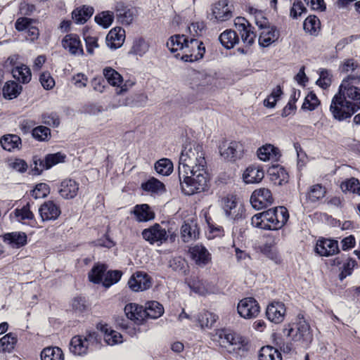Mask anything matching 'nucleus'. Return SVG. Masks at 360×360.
<instances>
[{
	"instance_id": "2eb2a0df",
	"label": "nucleus",
	"mask_w": 360,
	"mask_h": 360,
	"mask_svg": "<svg viewBox=\"0 0 360 360\" xmlns=\"http://www.w3.org/2000/svg\"><path fill=\"white\" fill-rule=\"evenodd\" d=\"M280 37V32L274 25L269 23L259 29L258 42L262 47H268L276 42Z\"/></svg>"
},
{
	"instance_id": "a878e982",
	"label": "nucleus",
	"mask_w": 360,
	"mask_h": 360,
	"mask_svg": "<svg viewBox=\"0 0 360 360\" xmlns=\"http://www.w3.org/2000/svg\"><path fill=\"white\" fill-rule=\"evenodd\" d=\"M276 238L269 236L268 240L261 248L262 252L268 258L278 264L281 262V257L277 249L275 247L276 244Z\"/></svg>"
},
{
	"instance_id": "5701e85b",
	"label": "nucleus",
	"mask_w": 360,
	"mask_h": 360,
	"mask_svg": "<svg viewBox=\"0 0 360 360\" xmlns=\"http://www.w3.org/2000/svg\"><path fill=\"white\" fill-rule=\"evenodd\" d=\"M219 345L229 352L239 353L248 349V342L245 339H218Z\"/></svg>"
},
{
	"instance_id": "f03ea898",
	"label": "nucleus",
	"mask_w": 360,
	"mask_h": 360,
	"mask_svg": "<svg viewBox=\"0 0 360 360\" xmlns=\"http://www.w3.org/2000/svg\"><path fill=\"white\" fill-rule=\"evenodd\" d=\"M288 218V210L281 206L255 214L251 223L254 226L262 229L278 230L285 224Z\"/></svg>"
},
{
	"instance_id": "4c0bfd02",
	"label": "nucleus",
	"mask_w": 360,
	"mask_h": 360,
	"mask_svg": "<svg viewBox=\"0 0 360 360\" xmlns=\"http://www.w3.org/2000/svg\"><path fill=\"white\" fill-rule=\"evenodd\" d=\"M89 345V339H71L70 350L75 355L82 356L86 354Z\"/></svg>"
},
{
	"instance_id": "680f3d73",
	"label": "nucleus",
	"mask_w": 360,
	"mask_h": 360,
	"mask_svg": "<svg viewBox=\"0 0 360 360\" xmlns=\"http://www.w3.org/2000/svg\"><path fill=\"white\" fill-rule=\"evenodd\" d=\"M122 276V272L120 271H110L105 274L103 278V285L105 288H109L112 285L117 283Z\"/></svg>"
},
{
	"instance_id": "f3484780",
	"label": "nucleus",
	"mask_w": 360,
	"mask_h": 360,
	"mask_svg": "<svg viewBox=\"0 0 360 360\" xmlns=\"http://www.w3.org/2000/svg\"><path fill=\"white\" fill-rule=\"evenodd\" d=\"M286 309L285 304L278 301L271 302L266 308L267 319L274 323H280L284 320Z\"/></svg>"
},
{
	"instance_id": "5fc2aeb1",
	"label": "nucleus",
	"mask_w": 360,
	"mask_h": 360,
	"mask_svg": "<svg viewBox=\"0 0 360 360\" xmlns=\"http://www.w3.org/2000/svg\"><path fill=\"white\" fill-rule=\"evenodd\" d=\"M155 169L158 174L168 176L173 170V164L169 159L163 158L155 163Z\"/></svg>"
},
{
	"instance_id": "bb28decb",
	"label": "nucleus",
	"mask_w": 360,
	"mask_h": 360,
	"mask_svg": "<svg viewBox=\"0 0 360 360\" xmlns=\"http://www.w3.org/2000/svg\"><path fill=\"white\" fill-rule=\"evenodd\" d=\"M131 213L139 222L148 221L155 218V213L148 204L136 205Z\"/></svg>"
},
{
	"instance_id": "9d476101",
	"label": "nucleus",
	"mask_w": 360,
	"mask_h": 360,
	"mask_svg": "<svg viewBox=\"0 0 360 360\" xmlns=\"http://www.w3.org/2000/svg\"><path fill=\"white\" fill-rule=\"evenodd\" d=\"M205 53V47L203 43L194 38L189 39L184 54L181 56V59L186 62H194L202 58Z\"/></svg>"
},
{
	"instance_id": "8fccbe9b",
	"label": "nucleus",
	"mask_w": 360,
	"mask_h": 360,
	"mask_svg": "<svg viewBox=\"0 0 360 360\" xmlns=\"http://www.w3.org/2000/svg\"><path fill=\"white\" fill-rule=\"evenodd\" d=\"M103 75L112 86H120L122 82V77L120 74L112 68H105L103 70Z\"/></svg>"
},
{
	"instance_id": "1a4fd4ad",
	"label": "nucleus",
	"mask_w": 360,
	"mask_h": 360,
	"mask_svg": "<svg viewBox=\"0 0 360 360\" xmlns=\"http://www.w3.org/2000/svg\"><path fill=\"white\" fill-rule=\"evenodd\" d=\"M234 25L239 32L243 42L246 46H252L255 41L257 34L252 25L243 17H237L234 20Z\"/></svg>"
},
{
	"instance_id": "b1692460",
	"label": "nucleus",
	"mask_w": 360,
	"mask_h": 360,
	"mask_svg": "<svg viewBox=\"0 0 360 360\" xmlns=\"http://www.w3.org/2000/svg\"><path fill=\"white\" fill-rule=\"evenodd\" d=\"M190 253L195 264L204 266L211 261V255L202 245H195L190 248Z\"/></svg>"
},
{
	"instance_id": "4d7b16f0",
	"label": "nucleus",
	"mask_w": 360,
	"mask_h": 360,
	"mask_svg": "<svg viewBox=\"0 0 360 360\" xmlns=\"http://www.w3.org/2000/svg\"><path fill=\"white\" fill-rule=\"evenodd\" d=\"M249 13L251 15L253 16L255 23L258 27V29L270 23L262 11L255 8L250 7L249 8Z\"/></svg>"
},
{
	"instance_id": "09e8293b",
	"label": "nucleus",
	"mask_w": 360,
	"mask_h": 360,
	"mask_svg": "<svg viewBox=\"0 0 360 360\" xmlns=\"http://www.w3.org/2000/svg\"><path fill=\"white\" fill-rule=\"evenodd\" d=\"M326 193L324 187L320 184H316L310 187L307 198L311 202H316L321 200L325 196Z\"/></svg>"
},
{
	"instance_id": "58836bf2",
	"label": "nucleus",
	"mask_w": 360,
	"mask_h": 360,
	"mask_svg": "<svg viewBox=\"0 0 360 360\" xmlns=\"http://www.w3.org/2000/svg\"><path fill=\"white\" fill-rule=\"evenodd\" d=\"M94 8L91 6H83L77 8L72 13V19L77 24H84L93 15Z\"/></svg>"
},
{
	"instance_id": "c03bdc74",
	"label": "nucleus",
	"mask_w": 360,
	"mask_h": 360,
	"mask_svg": "<svg viewBox=\"0 0 360 360\" xmlns=\"http://www.w3.org/2000/svg\"><path fill=\"white\" fill-rule=\"evenodd\" d=\"M217 318V316L214 314L205 311L198 314V322L202 329L210 328L216 322Z\"/></svg>"
},
{
	"instance_id": "6e6552de",
	"label": "nucleus",
	"mask_w": 360,
	"mask_h": 360,
	"mask_svg": "<svg viewBox=\"0 0 360 360\" xmlns=\"http://www.w3.org/2000/svg\"><path fill=\"white\" fill-rule=\"evenodd\" d=\"M232 17V6L229 4L227 0H220L212 6L209 16L210 20L221 22L229 20Z\"/></svg>"
},
{
	"instance_id": "ddd939ff",
	"label": "nucleus",
	"mask_w": 360,
	"mask_h": 360,
	"mask_svg": "<svg viewBox=\"0 0 360 360\" xmlns=\"http://www.w3.org/2000/svg\"><path fill=\"white\" fill-rule=\"evenodd\" d=\"M143 238L150 244L162 245L167 240L168 234L165 229L159 224H155L142 231Z\"/></svg>"
},
{
	"instance_id": "473e14b6",
	"label": "nucleus",
	"mask_w": 360,
	"mask_h": 360,
	"mask_svg": "<svg viewBox=\"0 0 360 360\" xmlns=\"http://www.w3.org/2000/svg\"><path fill=\"white\" fill-rule=\"evenodd\" d=\"M264 176V171L259 167L250 166L243 173V180L246 184H255L258 183Z\"/></svg>"
},
{
	"instance_id": "9b49d317",
	"label": "nucleus",
	"mask_w": 360,
	"mask_h": 360,
	"mask_svg": "<svg viewBox=\"0 0 360 360\" xmlns=\"http://www.w3.org/2000/svg\"><path fill=\"white\" fill-rule=\"evenodd\" d=\"M65 158V155L61 153L49 154L44 159L34 157L33 160L34 164L33 172L34 174H39L44 170L49 169L55 165L64 162Z\"/></svg>"
},
{
	"instance_id": "a18cd8bd",
	"label": "nucleus",
	"mask_w": 360,
	"mask_h": 360,
	"mask_svg": "<svg viewBox=\"0 0 360 360\" xmlns=\"http://www.w3.org/2000/svg\"><path fill=\"white\" fill-rule=\"evenodd\" d=\"M41 360H64V355L60 348L46 347L41 352Z\"/></svg>"
},
{
	"instance_id": "37998d69",
	"label": "nucleus",
	"mask_w": 360,
	"mask_h": 360,
	"mask_svg": "<svg viewBox=\"0 0 360 360\" xmlns=\"http://www.w3.org/2000/svg\"><path fill=\"white\" fill-rule=\"evenodd\" d=\"M259 360H282L281 354L278 349L271 346L262 347L258 356Z\"/></svg>"
},
{
	"instance_id": "4be33fe9",
	"label": "nucleus",
	"mask_w": 360,
	"mask_h": 360,
	"mask_svg": "<svg viewBox=\"0 0 360 360\" xmlns=\"http://www.w3.org/2000/svg\"><path fill=\"white\" fill-rule=\"evenodd\" d=\"M125 39V30L120 27H116L112 28L106 36V44L112 49L120 48L124 43Z\"/></svg>"
},
{
	"instance_id": "774afa93",
	"label": "nucleus",
	"mask_w": 360,
	"mask_h": 360,
	"mask_svg": "<svg viewBox=\"0 0 360 360\" xmlns=\"http://www.w3.org/2000/svg\"><path fill=\"white\" fill-rule=\"evenodd\" d=\"M39 81L42 86L47 90L53 89L55 86V81L48 72L41 74Z\"/></svg>"
},
{
	"instance_id": "c85d7f7f",
	"label": "nucleus",
	"mask_w": 360,
	"mask_h": 360,
	"mask_svg": "<svg viewBox=\"0 0 360 360\" xmlns=\"http://www.w3.org/2000/svg\"><path fill=\"white\" fill-rule=\"evenodd\" d=\"M270 180L276 185H282L288 181L289 176L285 169L280 166L275 165L268 170Z\"/></svg>"
},
{
	"instance_id": "de8ad7c7",
	"label": "nucleus",
	"mask_w": 360,
	"mask_h": 360,
	"mask_svg": "<svg viewBox=\"0 0 360 360\" xmlns=\"http://www.w3.org/2000/svg\"><path fill=\"white\" fill-rule=\"evenodd\" d=\"M320 20L316 16L310 15L304 20L303 27L306 32L316 36L320 30Z\"/></svg>"
},
{
	"instance_id": "412c9836",
	"label": "nucleus",
	"mask_w": 360,
	"mask_h": 360,
	"mask_svg": "<svg viewBox=\"0 0 360 360\" xmlns=\"http://www.w3.org/2000/svg\"><path fill=\"white\" fill-rule=\"evenodd\" d=\"M315 251L320 256L333 255L338 252V241L330 239L319 240L315 247Z\"/></svg>"
},
{
	"instance_id": "cd10ccee",
	"label": "nucleus",
	"mask_w": 360,
	"mask_h": 360,
	"mask_svg": "<svg viewBox=\"0 0 360 360\" xmlns=\"http://www.w3.org/2000/svg\"><path fill=\"white\" fill-rule=\"evenodd\" d=\"M124 312L128 319L136 323H141L145 320L143 306L129 303L125 306Z\"/></svg>"
},
{
	"instance_id": "20e7f679",
	"label": "nucleus",
	"mask_w": 360,
	"mask_h": 360,
	"mask_svg": "<svg viewBox=\"0 0 360 360\" xmlns=\"http://www.w3.org/2000/svg\"><path fill=\"white\" fill-rule=\"evenodd\" d=\"M360 77L349 76L343 79L336 93L347 101H354L360 105Z\"/></svg>"
},
{
	"instance_id": "864d4df0",
	"label": "nucleus",
	"mask_w": 360,
	"mask_h": 360,
	"mask_svg": "<svg viewBox=\"0 0 360 360\" xmlns=\"http://www.w3.org/2000/svg\"><path fill=\"white\" fill-rule=\"evenodd\" d=\"M340 188L343 192H351L355 194L360 195V182L359 179L352 177L343 181Z\"/></svg>"
},
{
	"instance_id": "bf43d9fd",
	"label": "nucleus",
	"mask_w": 360,
	"mask_h": 360,
	"mask_svg": "<svg viewBox=\"0 0 360 360\" xmlns=\"http://www.w3.org/2000/svg\"><path fill=\"white\" fill-rule=\"evenodd\" d=\"M320 105V101L313 92H309L305 97L302 108L303 110H314Z\"/></svg>"
},
{
	"instance_id": "052dcab7",
	"label": "nucleus",
	"mask_w": 360,
	"mask_h": 360,
	"mask_svg": "<svg viewBox=\"0 0 360 360\" xmlns=\"http://www.w3.org/2000/svg\"><path fill=\"white\" fill-rule=\"evenodd\" d=\"M149 46L148 43L142 38L136 39L131 47V51L139 56H143L148 51Z\"/></svg>"
},
{
	"instance_id": "13d9d810",
	"label": "nucleus",
	"mask_w": 360,
	"mask_h": 360,
	"mask_svg": "<svg viewBox=\"0 0 360 360\" xmlns=\"http://www.w3.org/2000/svg\"><path fill=\"white\" fill-rule=\"evenodd\" d=\"M32 134L33 137L39 141H48L51 137V130L45 126H38L32 129Z\"/></svg>"
},
{
	"instance_id": "603ef678",
	"label": "nucleus",
	"mask_w": 360,
	"mask_h": 360,
	"mask_svg": "<svg viewBox=\"0 0 360 360\" xmlns=\"http://www.w3.org/2000/svg\"><path fill=\"white\" fill-rule=\"evenodd\" d=\"M105 271L106 266L104 264L96 265L89 274V280L94 283H103Z\"/></svg>"
},
{
	"instance_id": "aec40b11",
	"label": "nucleus",
	"mask_w": 360,
	"mask_h": 360,
	"mask_svg": "<svg viewBox=\"0 0 360 360\" xmlns=\"http://www.w3.org/2000/svg\"><path fill=\"white\" fill-rule=\"evenodd\" d=\"M79 191V183L71 179L62 181L58 186V193L64 199L75 198Z\"/></svg>"
},
{
	"instance_id": "4468645a",
	"label": "nucleus",
	"mask_w": 360,
	"mask_h": 360,
	"mask_svg": "<svg viewBox=\"0 0 360 360\" xmlns=\"http://www.w3.org/2000/svg\"><path fill=\"white\" fill-rule=\"evenodd\" d=\"M274 198L271 191L266 188L256 189L251 195L250 202L256 210H261L271 205Z\"/></svg>"
},
{
	"instance_id": "a19ab883",
	"label": "nucleus",
	"mask_w": 360,
	"mask_h": 360,
	"mask_svg": "<svg viewBox=\"0 0 360 360\" xmlns=\"http://www.w3.org/2000/svg\"><path fill=\"white\" fill-rule=\"evenodd\" d=\"M4 240L14 248H18L26 244L27 236L25 233H9L4 236Z\"/></svg>"
},
{
	"instance_id": "c9c22d12",
	"label": "nucleus",
	"mask_w": 360,
	"mask_h": 360,
	"mask_svg": "<svg viewBox=\"0 0 360 360\" xmlns=\"http://www.w3.org/2000/svg\"><path fill=\"white\" fill-rule=\"evenodd\" d=\"M13 77L18 82L27 84L32 78V73L30 68L24 64H20L12 68Z\"/></svg>"
},
{
	"instance_id": "423d86ee",
	"label": "nucleus",
	"mask_w": 360,
	"mask_h": 360,
	"mask_svg": "<svg viewBox=\"0 0 360 360\" xmlns=\"http://www.w3.org/2000/svg\"><path fill=\"white\" fill-rule=\"evenodd\" d=\"M222 210L229 220L236 221L242 219L244 214V207L233 195H228L221 199Z\"/></svg>"
},
{
	"instance_id": "dca6fc26",
	"label": "nucleus",
	"mask_w": 360,
	"mask_h": 360,
	"mask_svg": "<svg viewBox=\"0 0 360 360\" xmlns=\"http://www.w3.org/2000/svg\"><path fill=\"white\" fill-rule=\"evenodd\" d=\"M237 309L240 316L245 319L255 318L259 312V304L252 297H247L240 300Z\"/></svg>"
},
{
	"instance_id": "49530a36",
	"label": "nucleus",
	"mask_w": 360,
	"mask_h": 360,
	"mask_svg": "<svg viewBox=\"0 0 360 360\" xmlns=\"http://www.w3.org/2000/svg\"><path fill=\"white\" fill-rule=\"evenodd\" d=\"M22 86L13 81L7 82L3 87V95L6 98H16L21 92Z\"/></svg>"
},
{
	"instance_id": "e2e57ef3",
	"label": "nucleus",
	"mask_w": 360,
	"mask_h": 360,
	"mask_svg": "<svg viewBox=\"0 0 360 360\" xmlns=\"http://www.w3.org/2000/svg\"><path fill=\"white\" fill-rule=\"evenodd\" d=\"M332 83V74L328 70H321L319 73V79L316 81V84L323 89H327Z\"/></svg>"
},
{
	"instance_id": "338daca9",
	"label": "nucleus",
	"mask_w": 360,
	"mask_h": 360,
	"mask_svg": "<svg viewBox=\"0 0 360 360\" xmlns=\"http://www.w3.org/2000/svg\"><path fill=\"white\" fill-rule=\"evenodd\" d=\"M72 307L77 313H83L87 309L86 301L84 297H77L72 300Z\"/></svg>"
},
{
	"instance_id": "0e129e2a",
	"label": "nucleus",
	"mask_w": 360,
	"mask_h": 360,
	"mask_svg": "<svg viewBox=\"0 0 360 360\" xmlns=\"http://www.w3.org/2000/svg\"><path fill=\"white\" fill-rule=\"evenodd\" d=\"M49 193V186L45 183H40L37 184L31 191V195L35 199H38L46 197Z\"/></svg>"
},
{
	"instance_id": "2f4dec72",
	"label": "nucleus",
	"mask_w": 360,
	"mask_h": 360,
	"mask_svg": "<svg viewBox=\"0 0 360 360\" xmlns=\"http://www.w3.org/2000/svg\"><path fill=\"white\" fill-rule=\"evenodd\" d=\"M144 318L156 319L164 313V307L157 301H150L146 303L143 307Z\"/></svg>"
},
{
	"instance_id": "3c124183",
	"label": "nucleus",
	"mask_w": 360,
	"mask_h": 360,
	"mask_svg": "<svg viewBox=\"0 0 360 360\" xmlns=\"http://www.w3.org/2000/svg\"><path fill=\"white\" fill-rule=\"evenodd\" d=\"M115 15L112 11H103L95 16V21L97 24L104 28L109 27L113 22Z\"/></svg>"
},
{
	"instance_id": "a211bd4d",
	"label": "nucleus",
	"mask_w": 360,
	"mask_h": 360,
	"mask_svg": "<svg viewBox=\"0 0 360 360\" xmlns=\"http://www.w3.org/2000/svg\"><path fill=\"white\" fill-rule=\"evenodd\" d=\"M128 285L134 292L143 291L150 287L151 281L146 273L137 271L129 278Z\"/></svg>"
},
{
	"instance_id": "7ed1b4c3",
	"label": "nucleus",
	"mask_w": 360,
	"mask_h": 360,
	"mask_svg": "<svg viewBox=\"0 0 360 360\" xmlns=\"http://www.w3.org/2000/svg\"><path fill=\"white\" fill-rule=\"evenodd\" d=\"M359 110L360 105L354 101H347L337 94L332 98L329 108L332 117L338 122L349 120Z\"/></svg>"
},
{
	"instance_id": "f257e3e1",
	"label": "nucleus",
	"mask_w": 360,
	"mask_h": 360,
	"mask_svg": "<svg viewBox=\"0 0 360 360\" xmlns=\"http://www.w3.org/2000/svg\"><path fill=\"white\" fill-rule=\"evenodd\" d=\"M178 172L181 189L185 195H193L208 188L210 176L202 145L189 143L184 146Z\"/></svg>"
},
{
	"instance_id": "e433bc0d",
	"label": "nucleus",
	"mask_w": 360,
	"mask_h": 360,
	"mask_svg": "<svg viewBox=\"0 0 360 360\" xmlns=\"http://www.w3.org/2000/svg\"><path fill=\"white\" fill-rule=\"evenodd\" d=\"M219 39L221 45L227 49L233 48L239 42L238 34L232 30H226L223 32L219 35Z\"/></svg>"
},
{
	"instance_id": "6e6d98bb",
	"label": "nucleus",
	"mask_w": 360,
	"mask_h": 360,
	"mask_svg": "<svg viewBox=\"0 0 360 360\" xmlns=\"http://www.w3.org/2000/svg\"><path fill=\"white\" fill-rule=\"evenodd\" d=\"M13 214L18 221H24L34 219V214L30 210L29 203L21 208L15 209L13 212Z\"/></svg>"
},
{
	"instance_id": "0eeeda50",
	"label": "nucleus",
	"mask_w": 360,
	"mask_h": 360,
	"mask_svg": "<svg viewBox=\"0 0 360 360\" xmlns=\"http://www.w3.org/2000/svg\"><path fill=\"white\" fill-rule=\"evenodd\" d=\"M114 11L117 22L123 25H131L137 16L136 9L122 1L115 3Z\"/></svg>"
},
{
	"instance_id": "f8f14e48",
	"label": "nucleus",
	"mask_w": 360,
	"mask_h": 360,
	"mask_svg": "<svg viewBox=\"0 0 360 360\" xmlns=\"http://www.w3.org/2000/svg\"><path fill=\"white\" fill-rule=\"evenodd\" d=\"M219 153L225 160L234 162L243 156V146L238 141H226L219 146Z\"/></svg>"
},
{
	"instance_id": "69168bd1",
	"label": "nucleus",
	"mask_w": 360,
	"mask_h": 360,
	"mask_svg": "<svg viewBox=\"0 0 360 360\" xmlns=\"http://www.w3.org/2000/svg\"><path fill=\"white\" fill-rule=\"evenodd\" d=\"M282 94V90L280 86H277L271 93V94L264 101V104L267 108H274L277 100Z\"/></svg>"
},
{
	"instance_id": "79ce46f5",
	"label": "nucleus",
	"mask_w": 360,
	"mask_h": 360,
	"mask_svg": "<svg viewBox=\"0 0 360 360\" xmlns=\"http://www.w3.org/2000/svg\"><path fill=\"white\" fill-rule=\"evenodd\" d=\"M141 188L145 191L153 193H162L165 191V185L160 181L152 177L141 184Z\"/></svg>"
},
{
	"instance_id": "ea45409f",
	"label": "nucleus",
	"mask_w": 360,
	"mask_h": 360,
	"mask_svg": "<svg viewBox=\"0 0 360 360\" xmlns=\"http://www.w3.org/2000/svg\"><path fill=\"white\" fill-rule=\"evenodd\" d=\"M2 148L8 151H13L19 148L21 145L20 138L14 134H7L4 136L0 140Z\"/></svg>"
},
{
	"instance_id": "72a5a7b5",
	"label": "nucleus",
	"mask_w": 360,
	"mask_h": 360,
	"mask_svg": "<svg viewBox=\"0 0 360 360\" xmlns=\"http://www.w3.org/2000/svg\"><path fill=\"white\" fill-rule=\"evenodd\" d=\"M257 156L259 160L266 162L273 160H277L280 156L279 150L271 144H266L257 150Z\"/></svg>"
},
{
	"instance_id": "6ab92c4d",
	"label": "nucleus",
	"mask_w": 360,
	"mask_h": 360,
	"mask_svg": "<svg viewBox=\"0 0 360 360\" xmlns=\"http://www.w3.org/2000/svg\"><path fill=\"white\" fill-rule=\"evenodd\" d=\"M62 46L70 54L74 56H82L84 50L79 37L75 34H68L64 37Z\"/></svg>"
},
{
	"instance_id": "7c9ffc66",
	"label": "nucleus",
	"mask_w": 360,
	"mask_h": 360,
	"mask_svg": "<svg viewBox=\"0 0 360 360\" xmlns=\"http://www.w3.org/2000/svg\"><path fill=\"white\" fill-rule=\"evenodd\" d=\"M190 288L200 295H206L213 293L215 290L214 285L208 281L202 280H193L189 283Z\"/></svg>"
},
{
	"instance_id": "393cba45",
	"label": "nucleus",
	"mask_w": 360,
	"mask_h": 360,
	"mask_svg": "<svg viewBox=\"0 0 360 360\" xmlns=\"http://www.w3.org/2000/svg\"><path fill=\"white\" fill-rule=\"evenodd\" d=\"M39 212L43 221L55 220L60 214V210L53 201H47L41 205Z\"/></svg>"
},
{
	"instance_id": "f704fd0d",
	"label": "nucleus",
	"mask_w": 360,
	"mask_h": 360,
	"mask_svg": "<svg viewBox=\"0 0 360 360\" xmlns=\"http://www.w3.org/2000/svg\"><path fill=\"white\" fill-rule=\"evenodd\" d=\"M189 41L188 37L182 34H176L172 36L167 42V46L172 52H175L178 50L185 51L187 44Z\"/></svg>"
},
{
	"instance_id": "39448f33",
	"label": "nucleus",
	"mask_w": 360,
	"mask_h": 360,
	"mask_svg": "<svg viewBox=\"0 0 360 360\" xmlns=\"http://www.w3.org/2000/svg\"><path fill=\"white\" fill-rule=\"evenodd\" d=\"M283 333V335L291 338H307L308 336H313L310 326L302 314H299L297 316L295 322L285 326Z\"/></svg>"
},
{
	"instance_id": "c756f323",
	"label": "nucleus",
	"mask_w": 360,
	"mask_h": 360,
	"mask_svg": "<svg viewBox=\"0 0 360 360\" xmlns=\"http://www.w3.org/2000/svg\"><path fill=\"white\" fill-rule=\"evenodd\" d=\"M199 230L193 221H185L181 228V237L184 242L188 243L198 238Z\"/></svg>"
}]
</instances>
